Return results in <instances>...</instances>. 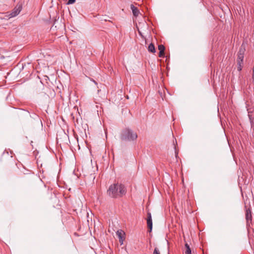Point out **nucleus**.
<instances>
[{
	"label": "nucleus",
	"instance_id": "1",
	"mask_svg": "<svg viewBox=\"0 0 254 254\" xmlns=\"http://www.w3.org/2000/svg\"><path fill=\"white\" fill-rule=\"evenodd\" d=\"M127 192L126 187L120 183L111 185L107 190V194L112 198H117L123 196Z\"/></svg>",
	"mask_w": 254,
	"mask_h": 254
},
{
	"label": "nucleus",
	"instance_id": "2",
	"mask_svg": "<svg viewBox=\"0 0 254 254\" xmlns=\"http://www.w3.org/2000/svg\"><path fill=\"white\" fill-rule=\"evenodd\" d=\"M137 137L136 133L128 128L124 129L121 134V139L123 141H134Z\"/></svg>",
	"mask_w": 254,
	"mask_h": 254
},
{
	"label": "nucleus",
	"instance_id": "3",
	"mask_svg": "<svg viewBox=\"0 0 254 254\" xmlns=\"http://www.w3.org/2000/svg\"><path fill=\"white\" fill-rule=\"evenodd\" d=\"M245 51V48L241 47L238 52L237 64L238 65V70L241 71L242 69L243 62L244 58V53Z\"/></svg>",
	"mask_w": 254,
	"mask_h": 254
},
{
	"label": "nucleus",
	"instance_id": "4",
	"mask_svg": "<svg viewBox=\"0 0 254 254\" xmlns=\"http://www.w3.org/2000/svg\"><path fill=\"white\" fill-rule=\"evenodd\" d=\"M22 7L20 5L16 6L9 14L10 17H13L17 16L21 11Z\"/></svg>",
	"mask_w": 254,
	"mask_h": 254
},
{
	"label": "nucleus",
	"instance_id": "5",
	"mask_svg": "<svg viewBox=\"0 0 254 254\" xmlns=\"http://www.w3.org/2000/svg\"><path fill=\"white\" fill-rule=\"evenodd\" d=\"M116 234L119 239V242L120 244L122 245L123 244L124 240H125V232L122 230H119L117 231Z\"/></svg>",
	"mask_w": 254,
	"mask_h": 254
},
{
	"label": "nucleus",
	"instance_id": "6",
	"mask_svg": "<svg viewBox=\"0 0 254 254\" xmlns=\"http://www.w3.org/2000/svg\"><path fill=\"white\" fill-rule=\"evenodd\" d=\"M246 219L247 221V224L251 223L252 220V217L251 211L249 209L246 210Z\"/></svg>",
	"mask_w": 254,
	"mask_h": 254
},
{
	"label": "nucleus",
	"instance_id": "7",
	"mask_svg": "<svg viewBox=\"0 0 254 254\" xmlns=\"http://www.w3.org/2000/svg\"><path fill=\"white\" fill-rule=\"evenodd\" d=\"M158 50H159V57L160 58H163L164 57V51L165 48L163 45H158Z\"/></svg>",
	"mask_w": 254,
	"mask_h": 254
},
{
	"label": "nucleus",
	"instance_id": "8",
	"mask_svg": "<svg viewBox=\"0 0 254 254\" xmlns=\"http://www.w3.org/2000/svg\"><path fill=\"white\" fill-rule=\"evenodd\" d=\"M130 8L132 10L133 15L136 17L140 13L138 8L133 4L130 5Z\"/></svg>",
	"mask_w": 254,
	"mask_h": 254
},
{
	"label": "nucleus",
	"instance_id": "9",
	"mask_svg": "<svg viewBox=\"0 0 254 254\" xmlns=\"http://www.w3.org/2000/svg\"><path fill=\"white\" fill-rule=\"evenodd\" d=\"M148 51L152 53H155L156 52L154 45L152 43H150L148 47Z\"/></svg>",
	"mask_w": 254,
	"mask_h": 254
},
{
	"label": "nucleus",
	"instance_id": "10",
	"mask_svg": "<svg viewBox=\"0 0 254 254\" xmlns=\"http://www.w3.org/2000/svg\"><path fill=\"white\" fill-rule=\"evenodd\" d=\"M185 254H191V249L188 245V243L185 244Z\"/></svg>",
	"mask_w": 254,
	"mask_h": 254
},
{
	"label": "nucleus",
	"instance_id": "11",
	"mask_svg": "<svg viewBox=\"0 0 254 254\" xmlns=\"http://www.w3.org/2000/svg\"><path fill=\"white\" fill-rule=\"evenodd\" d=\"M147 226L149 229V232H151L152 230V219H147Z\"/></svg>",
	"mask_w": 254,
	"mask_h": 254
},
{
	"label": "nucleus",
	"instance_id": "12",
	"mask_svg": "<svg viewBox=\"0 0 254 254\" xmlns=\"http://www.w3.org/2000/svg\"><path fill=\"white\" fill-rule=\"evenodd\" d=\"M153 254H160V252L157 248H155L153 252Z\"/></svg>",
	"mask_w": 254,
	"mask_h": 254
},
{
	"label": "nucleus",
	"instance_id": "13",
	"mask_svg": "<svg viewBox=\"0 0 254 254\" xmlns=\"http://www.w3.org/2000/svg\"><path fill=\"white\" fill-rule=\"evenodd\" d=\"M147 219H152L151 214L150 212H147Z\"/></svg>",
	"mask_w": 254,
	"mask_h": 254
},
{
	"label": "nucleus",
	"instance_id": "14",
	"mask_svg": "<svg viewBox=\"0 0 254 254\" xmlns=\"http://www.w3.org/2000/svg\"><path fill=\"white\" fill-rule=\"evenodd\" d=\"M75 1V0H68V1L67 2V4H71L74 3Z\"/></svg>",
	"mask_w": 254,
	"mask_h": 254
},
{
	"label": "nucleus",
	"instance_id": "15",
	"mask_svg": "<svg viewBox=\"0 0 254 254\" xmlns=\"http://www.w3.org/2000/svg\"><path fill=\"white\" fill-rule=\"evenodd\" d=\"M250 120H251V124L252 127L254 130V121L253 120H252L251 119H250Z\"/></svg>",
	"mask_w": 254,
	"mask_h": 254
},
{
	"label": "nucleus",
	"instance_id": "16",
	"mask_svg": "<svg viewBox=\"0 0 254 254\" xmlns=\"http://www.w3.org/2000/svg\"><path fill=\"white\" fill-rule=\"evenodd\" d=\"M138 33L139 34V35L141 36V37H143V35H142V32L139 30L138 29Z\"/></svg>",
	"mask_w": 254,
	"mask_h": 254
},
{
	"label": "nucleus",
	"instance_id": "17",
	"mask_svg": "<svg viewBox=\"0 0 254 254\" xmlns=\"http://www.w3.org/2000/svg\"><path fill=\"white\" fill-rule=\"evenodd\" d=\"M138 33L139 34V35L141 36V37H143V35H142V32L139 30L138 29Z\"/></svg>",
	"mask_w": 254,
	"mask_h": 254
},
{
	"label": "nucleus",
	"instance_id": "18",
	"mask_svg": "<svg viewBox=\"0 0 254 254\" xmlns=\"http://www.w3.org/2000/svg\"><path fill=\"white\" fill-rule=\"evenodd\" d=\"M175 154H176V157H177L178 153V152H176V151H175Z\"/></svg>",
	"mask_w": 254,
	"mask_h": 254
},
{
	"label": "nucleus",
	"instance_id": "19",
	"mask_svg": "<svg viewBox=\"0 0 254 254\" xmlns=\"http://www.w3.org/2000/svg\"><path fill=\"white\" fill-rule=\"evenodd\" d=\"M93 82H94L95 84H97V83L96 82V81H94V80H93Z\"/></svg>",
	"mask_w": 254,
	"mask_h": 254
}]
</instances>
